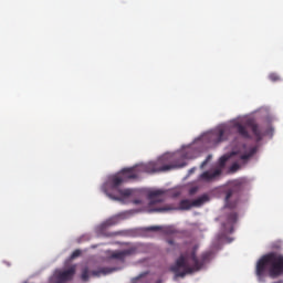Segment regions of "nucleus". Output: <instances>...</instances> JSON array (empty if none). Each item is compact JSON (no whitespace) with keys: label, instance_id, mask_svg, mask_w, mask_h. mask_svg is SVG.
Wrapping results in <instances>:
<instances>
[{"label":"nucleus","instance_id":"nucleus-1","mask_svg":"<svg viewBox=\"0 0 283 283\" xmlns=\"http://www.w3.org/2000/svg\"><path fill=\"white\" fill-rule=\"evenodd\" d=\"M266 271L272 280H276V277L283 275L282 253L270 252L260 258L255 268V275L259 282H264V275H266Z\"/></svg>","mask_w":283,"mask_h":283},{"label":"nucleus","instance_id":"nucleus-2","mask_svg":"<svg viewBox=\"0 0 283 283\" xmlns=\"http://www.w3.org/2000/svg\"><path fill=\"white\" fill-rule=\"evenodd\" d=\"M211 252H203L198 259L196 255V248L190 254V260L192 262V268L187 264V259L184 255H180L175 265L170 268V271L175 273L176 277H185V275H189L193 273V271H200L202 269L203 264H208V262H211Z\"/></svg>","mask_w":283,"mask_h":283},{"label":"nucleus","instance_id":"nucleus-3","mask_svg":"<svg viewBox=\"0 0 283 283\" xmlns=\"http://www.w3.org/2000/svg\"><path fill=\"white\" fill-rule=\"evenodd\" d=\"M125 184L124 179L117 172L108 178V181L104 186V193L112 198L113 200H118L116 196H122V198H129V196H134V190L126 188L120 189V186Z\"/></svg>","mask_w":283,"mask_h":283},{"label":"nucleus","instance_id":"nucleus-4","mask_svg":"<svg viewBox=\"0 0 283 283\" xmlns=\"http://www.w3.org/2000/svg\"><path fill=\"white\" fill-rule=\"evenodd\" d=\"M242 189H244V182L241 180H235L230 185V188L226 191V207L228 209H235Z\"/></svg>","mask_w":283,"mask_h":283},{"label":"nucleus","instance_id":"nucleus-5","mask_svg":"<svg viewBox=\"0 0 283 283\" xmlns=\"http://www.w3.org/2000/svg\"><path fill=\"white\" fill-rule=\"evenodd\" d=\"M176 165H165V157L159 158L156 161H150L145 166V171L147 174H158L160 171H171L176 169Z\"/></svg>","mask_w":283,"mask_h":283},{"label":"nucleus","instance_id":"nucleus-6","mask_svg":"<svg viewBox=\"0 0 283 283\" xmlns=\"http://www.w3.org/2000/svg\"><path fill=\"white\" fill-rule=\"evenodd\" d=\"M116 269L114 268H98L97 270H93L90 272V268H84L82 270L81 279L83 282L90 281V273L92 277H101V275H109V273H114Z\"/></svg>","mask_w":283,"mask_h":283},{"label":"nucleus","instance_id":"nucleus-7","mask_svg":"<svg viewBox=\"0 0 283 283\" xmlns=\"http://www.w3.org/2000/svg\"><path fill=\"white\" fill-rule=\"evenodd\" d=\"M245 125L251 129L256 143H260L264 138V127L256 124L254 119H248Z\"/></svg>","mask_w":283,"mask_h":283},{"label":"nucleus","instance_id":"nucleus-8","mask_svg":"<svg viewBox=\"0 0 283 283\" xmlns=\"http://www.w3.org/2000/svg\"><path fill=\"white\" fill-rule=\"evenodd\" d=\"M74 275H76V265H72L69 270L57 271L55 273V277L57 280L56 283H65L73 280Z\"/></svg>","mask_w":283,"mask_h":283},{"label":"nucleus","instance_id":"nucleus-9","mask_svg":"<svg viewBox=\"0 0 283 283\" xmlns=\"http://www.w3.org/2000/svg\"><path fill=\"white\" fill-rule=\"evenodd\" d=\"M118 175L122 177L124 182H127L128 180H136V178H138V169L136 167L124 168L118 172Z\"/></svg>","mask_w":283,"mask_h":283},{"label":"nucleus","instance_id":"nucleus-10","mask_svg":"<svg viewBox=\"0 0 283 283\" xmlns=\"http://www.w3.org/2000/svg\"><path fill=\"white\" fill-rule=\"evenodd\" d=\"M134 254H136V248H129L126 250L113 252L111 258L113 260H119L120 262H125V258H128V255H134Z\"/></svg>","mask_w":283,"mask_h":283},{"label":"nucleus","instance_id":"nucleus-11","mask_svg":"<svg viewBox=\"0 0 283 283\" xmlns=\"http://www.w3.org/2000/svg\"><path fill=\"white\" fill-rule=\"evenodd\" d=\"M229 134H231V128L224 127V128H218L212 136L216 138V145L218 143H223V140H227L229 138Z\"/></svg>","mask_w":283,"mask_h":283},{"label":"nucleus","instance_id":"nucleus-12","mask_svg":"<svg viewBox=\"0 0 283 283\" xmlns=\"http://www.w3.org/2000/svg\"><path fill=\"white\" fill-rule=\"evenodd\" d=\"M222 175V170L217 169L214 171H205L200 175V180H202L203 182H213V180H216V178H218L219 176Z\"/></svg>","mask_w":283,"mask_h":283},{"label":"nucleus","instance_id":"nucleus-13","mask_svg":"<svg viewBox=\"0 0 283 283\" xmlns=\"http://www.w3.org/2000/svg\"><path fill=\"white\" fill-rule=\"evenodd\" d=\"M163 193H165V191H163V190H154V191L148 192V200H150L149 207H154V205L164 202V199L160 198V196H163Z\"/></svg>","mask_w":283,"mask_h":283},{"label":"nucleus","instance_id":"nucleus-14","mask_svg":"<svg viewBox=\"0 0 283 283\" xmlns=\"http://www.w3.org/2000/svg\"><path fill=\"white\" fill-rule=\"evenodd\" d=\"M235 222H238V213L237 212L229 213L227 218V223L224 224L227 233L233 232V224H235Z\"/></svg>","mask_w":283,"mask_h":283},{"label":"nucleus","instance_id":"nucleus-15","mask_svg":"<svg viewBox=\"0 0 283 283\" xmlns=\"http://www.w3.org/2000/svg\"><path fill=\"white\" fill-rule=\"evenodd\" d=\"M234 129H237L238 135L242 136V138H251V135L249 134V130L247 127L240 123H237L233 125Z\"/></svg>","mask_w":283,"mask_h":283},{"label":"nucleus","instance_id":"nucleus-16","mask_svg":"<svg viewBox=\"0 0 283 283\" xmlns=\"http://www.w3.org/2000/svg\"><path fill=\"white\" fill-rule=\"evenodd\" d=\"M114 224H118V217H113L106 220L104 223L99 226L101 231H105L108 227H114Z\"/></svg>","mask_w":283,"mask_h":283},{"label":"nucleus","instance_id":"nucleus-17","mask_svg":"<svg viewBox=\"0 0 283 283\" xmlns=\"http://www.w3.org/2000/svg\"><path fill=\"white\" fill-rule=\"evenodd\" d=\"M209 202V195L205 193L200 196L199 198L192 200L193 207H202V205Z\"/></svg>","mask_w":283,"mask_h":283},{"label":"nucleus","instance_id":"nucleus-18","mask_svg":"<svg viewBox=\"0 0 283 283\" xmlns=\"http://www.w3.org/2000/svg\"><path fill=\"white\" fill-rule=\"evenodd\" d=\"M193 207V201H190L189 199H184L179 202V209L180 211H189Z\"/></svg>","mask_w":283,"mask_h":283},{"label":"nucleus","instance_id":"nucleus-19","mask_svg":"<svg viewBox=\"0 0 283 283\" xmlns=\"http://www.w3.org/2000/svg\"><path fill=\"white\" fill-rule=\"evenodd\" d=\"M258 151L256 148H251L250 151L248 154H243L240 156V159L243 160L244 163H247V160H249L250 158L253 157V155Z\"/></svg>","mask_w":283,"mask_h":283},{"label":"nucleus","instance_id":"nucleus-20","mask_svg":"<svg viewBox=\"0 0 283 283\" xmlns=\"http://www.w3.org/2000/svg\"><path fill=\"white\" fill-rule=\"evenodd\" d=\"M171 209H174V208H171V207H159V208H154V209H149L148 210V212L149 213H154V212H156V213H163V212H165V211H171Z\"/></svg>","mask_w":283,"mask_h":283},{"label":"nucleus","instance_id":"nucleus-21","mask_svg":"<svg viewBox=\"0 0 283 283\" xmlns=\"http://www.w3.org/2000/svg\"><path fill=\"white\" fill-rule=\"evenodd\" d=\"M269 78L270 81H272V83H277V81H282V77H280L277 73H270Z\"/></svg>","mask_w":283,"mask_h":283},{"label":"nucleus","instance_id":"nucleus-22","mask_svg":"<svg viewBox=\"0 0 283 283\" xmlns=\"http://www.w3.org/2000/svg\"><path fill=\"white\" fill-rule=\"evenodd\" d=\"M227 160H229L228 156H222L219 159V167H224V165H227Z\"/></svg>","mask_w":283,"mask_h":283},{"label":"nucleus","instance_id":"nucleus-23","mask_svg":"<svg viewBox=\"0 0 283 283\" xmlns=\"http://www.w3.org/2000/svg\"><path fill=\"white\" fill-rule=\"evenodd\" d=\"M167 243H168L170 247H172L174 251L180 249V245L176 244V242H174L172 239H168V240H167Z\"/></svg>","mask_w":283,"mask_h":283},{"label":"nucleus","instance_id":"nucleus-24","mask_svg":"<svg viewBox=\"0 0 283 283\" xmlns=\"http://www.w3.org/2000/svg\"><path fill=\"white\" fill-rule=\"evenodd\" d=\"M80 255H81V250H75L71 254V260H76V258H80Z\"/></svg>","mask_w":283,"mask_h":283},{"label":"nucleus","instance_id":"nucleus-25","mask_svg":"<svg viewBox=\"0 0 283 283\" xmlns=\"http://www.w3.org/2000/svg\"><path fill=\"white\" fill-rule=\"evenodd\" d=\"M160 227L159 226H153V227H148L147 231H160Z\"/></svg>","mask_w":283,"mask_h":283},{"label":"nucleus","instance_id":"nucleus-26","mask_svg":"<svg viewBox=\"0 0 283 283\" xmlns=\"http://www.w3.org/2000/svg\"><path fill=\"white\" fill-rule=\"evenodd\" d=\"M212 156L208 155V157L206 158L205 161H202L201 167H205V165H207V163H209V160H211Z\"/></svg>","mask_w":283,"mask_h":283},{"label":"nucleus","instance_id":"nucleus-27","mask_svg":"<svg viewBox=\"0 0 283 283\" xmlns=\"http://www.w3.org/2000/svg\"><path fill=\"white\" fill-rule=\"evenodd\" d=\"M197 192H198V188H196V187L190 188V190H189V195H190V196H193V195L197 193Z\"/></svg>","mask_w":283,"mask_h":283},{"label":"nucleus","instance_id":"nucleus-28","mask_svg":"<svg viewBox=\"0 0 283 283\" xmlns=\"http://www.w3.org/2000/svg\"><path fill=\"white\" fill-rule=\"evenodd\" d=\"M172 198H178V196H180V191L179 190H175L171 192Z\"/></svg>","mask_w":283,"mask_h":283},{"label":"nucleus","instance_id":"nucleus-29","mask_svg":"<svg viewBox=\"0 0 283 283\" xmlns=\"http://www.w3.org/2000/svg\"><path fill=\"white\" fill-rule=\"evenodd\" d=\"M133 202L134 205H143V200L140 199H135Z\"/></svg>","mask_w":283,"mask_h":283},{"label":"nucleus","instance_id":"nucleus-30","mask_svg":"<svg viewBox=\"0 0 283 283\" xmlns=\"http://www.w3.org/2000/svg\"><path fill=\"white\" fill-rule=\"evenodd\" d=\"M238 167H239L238 164H233L231 167L232 171H235L238 169Z\"/></svg>","mask_w":283,"mask_h":283},{"label":"nucleus","instance_id":"nucleus-31","mask_svg":"<svg viewBox=\"0 0 283 283\" xmlns=\"http://www.w3.org/2000/svg\"><path fill=\"white\" fill-rule=\"evenodd\" d=\"M193 171H196V168H191V169L189 170V174H193Z\"/></svg>","mask_w":283,"mask_h":283},{"label":"nucleus","instance_id":"nucleus-32","mask_svg":"<svg viewBox=\"0 0 283 283\" xmlns=\"http://www.w3.org/2000/svg\"><path fill=\"white\" fill-rule=\"evenodd\" d=\"M179 167H185V165H181V166H179Z\"/></svg>","mask_w":283,"mask_h":283},{"label":"nucleus","instance_id":"nucleus-33","mask_svg":"<svg viewBox=\"0 0 283 283\" xmlns=\"http://www.w3.org/2000/svg\"><path fill=\"white\" fill-rule=\"evenodd\" d=\"M156 283H160V281H157Z\"/></svg>","mask_w":283,"mask_h":283}]
</instances>
